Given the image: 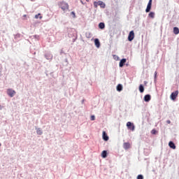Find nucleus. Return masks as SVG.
I'll list each match as a JSON object with an SVG mask.
<instances>
[{
    "label": "nucleus",
    "instance_id": "nucleus-23",
    "mask_svg": "<svg viewBox=\"0 0 179 179\" xmlns=\"http://www.w3.org/2000/svg\"><path fill=\"white\" fill-rule=\"evenodd\" d=\"M90 120L91 121H94V120H96V117H94V115H92Z\"/></svg>",
    "mask_w": 179,
    "mask_h": 179
},
{
    "label": "nucleus",
    "instance_id": "nucleus-10",
    "mask_svg": "<svg viewBox=\"0 0 179 179\" xmlns=\"http://www.w3.org/2000/svg\"><path fill=\"white\" fill-rule=\"evenodd\" d=\"M94 44L97 48L100 47V41L98 38L94 39Z\"/></svg>",
    "mask_w": 179,
    "mask_h": 179
},
{
    "label": "nucleus",
    "instance_id": "nucleus-13",
    "mask_svg": "<svg viewBox=\"0 0 179 179\" xmlns=\"http://www.w3.org/2000/svg\"><path fill=\"white\" fill-rule=\"evenodd\" d=\"M98 6L101 8H106V4L101 1H98Z\"/></svg>",
    "mask_w": 179,
    "mask_h": 179
},
{
    "label": "nucleus",
    "instance_id": "nucleus-4",
    "mask_svg": "<svg viewBox=\"0 0 179 179\" xmlns=\"http://www.w3.org/2000/svg\"><path fill=\"white\" fill-rule=\"evenodd\" d=\"M134 38H135V33L134 32V31H131L128 36V40L129 41H132Z\"/></svg>",
    "mask_w": 179,
    "mask_h": 179
},
{
    "label": "nucleus",
    "instance_id": "nucleus-17",
    "mask_svg": "<svg viewBox=\"0 0 179 179\" xmlns=\"http://www.w3.org/2000/svg\"><path fill=\"white\" fill-rule=\"evenodd\" d=\"M139 91H140V93H143V92H145V88L143 87V85H140Z\"/></svg>",
    "mask_w": 179,
    "mask_h": 179
},
{
    "label": "nucleus",
    "instance_id": "nucleus-34",
    "mask_svg": "<svg viewBox=\"0 0 179 179\" xmlns=\"http://www.w3.org/2000/svg\"><path fill=\"white\" fill-rule=\"evenodd\" d=\"M0 146H1V143H0Z\"/></svg>",
    "mask_w": 179,
    "mask_h": 179
},
{
    "label": "nucleus",
    "instance_id": "nucleus-26",
    "mask_svg": "<svg viewBox=\"0 0 179 179\" xmlns=\"http://www.w3.org/2000/svg\"><path fill=\"white\" fill-rule=\"evenodd\" d=\"M71 15H72L73 16V17H76V15L75 14V12L72 11L71 13Z\"/></svg>",
    "mask_w": 179,
    "mask_h": 179
},
{
    "label": "nucleus",
    "instance_id": "nucleus-16",
    "mask_svg": "<svg viewBox=\"0 0 179 179\" xmlns=\"http://www.w3.org/2000/svg\"><path fill=\"white\" fill-rule=\"evenodd\" d=\"M117 92H121L122 90V85L118 84L117 86Z\"/></svg>",
    "mask_w": 179,
    "mask_h": 179
},
{
    "label": "nucleus",
    "instance_id": "nucleus-7",
    "mask_svg": "<svg viewBox=\"0 0 179 179\" xmlns=\"http://www.w3.org/2000/svg\"><path fill=\"white\" fill-rule=\"evenodd\" d=\"M125 62H127V59H121L120 62V64H119V66L120 68H122V66H124V65H125Z\"/></svg>",
    "mask_w": 179,
    "mask_h": 179
},
{
    "label": "nucleus",
    "instance_id": "nucleus-6",
    "mask_svg": "<svg viewBox=\"0 0 179 179\" xmlns=\"http://www.w3.org/2000/svg\"><path fill=\"white\" fill-rule=\"evenodd\" d=\"M7 94H8L10 96V97H13V96H15V94H16V92L15 90L8 89L7 90Z\"/></svg>",
    "mask_w": 179,
    "mask_h": 179
},
{
    "label": "nucleus",
    "instance_id": "nucleus-21",
    "mask_svg": "<svg viewBox=\"0 0 179 179\" xmlns=\"http://www.w3.org/2000/svg\"><path fill=\"white\" fill-rule=\"evenodd\" d=\"M149 17H151V19L155 18V13L151 12L148 14Z\"/></svg>",
    "mask_w": 179,
    "mask_h": 179
},
{
    "label": "nucleus",
    "instance_id": "nucleus-28",
    "mask_svg": "<svg viewBox=\"0 0 179 179\" xmlns=\"http://www.w3.org/2000/svg\"><path fill=\"white\" fill-rule=\"evenodd\" d=\"M166 122H167V124H171V121H170V120H167Z\"/></svg>",
    "mask_w": 179,
    "mask_h": 179
},
{
    "label": "nucleus",
    "instance_id": "nucleus-24",
    "mask_svg": "<svg viewBox=\"0 0 179 179\" xmlns=\"http://www.w3.org/2000/svg\"><path fill=\"white\" fill-rule=\"evenodd\" d=\"M137 179H143V176H142V175H138V176H137Z\"/></svg>",
    "mask_w": 179,
    "mask_h": 179
},
{
    "label": "nucleus",
    "instance_id": "nucleus-22",
    "mask_svg": "<svg viewBox=\"0 0 179 179\" xmlns=\"http://www.w3.org/2000/svg\"><path fill=\"white\" fill-rule=\"evenodd\" d=\"M98 6H99V1L98 2L97 1L94 2V8H97Z\"/></svg>",
    "mask_w": 179,
    "mask_h": 179
},
{
    "label": "nucleus",
    "instance_id": "nucleus-1",
    "mask_svg": "<svg viewBox=\"0 0 179 179\" xmlns=\"http://www.w3.org/2000/svg\"><path fill=\"white\" fill-rule=\"evenodd\" d=\"M58 5L63 12H66V10H69V4L65 1H60Z\"/></svg>",
    "mask_w": 179,
    "mask_h": 179
},
{
    "label": "nucleus",
    "instance_id": "nucleus-2",
    "mask_svg": "<svg viewBox=\"0 0 179 179\" xmlns=\"http://www.w3.org/2000/svg\"><path fill=\"white\" fill-rule=\"evenodd\" d=\"M178 96V90H176L174 92L171 93L170 98L174 101V100L177 99Z\"/></svg>",
    "mask_w": 179,
    "mask_h": 179
},
{
    "label": "nucleus",
    "instance_id": "nucleus-15",
    "mask_svg": "<svg viewBox=\"0 0 179 179\" xmlns=\"http://www.w3.org/2000/svg\"><path fill=\"white\" fill-rule=\"evenodd\" d=\"M173 33H174V34H179V29H178V27H175L173 28Z\"/></svg>",
    "mask_w": 179,
    "mask_h": 179
},
{
    "label": "nucleus",
    "instance_id": "nucleus-14",
    "mask_svg": "<svg viewBox=\"0 0 179 179\" xmlns=\"http://www.w3.org/2000/svg\"><path fill=\"white\" fill-rule=\"evenodd\" d=\"M104 27H106V24H104L103 22H100L99 24V28L101 29V30H103V29H104Z\"/></svg>",
    "mask_w": 179,
    "mask_h": 179
},
{
    "label": "nucleus",
    "instance_id": "nucleus-9",
    "mask_svg": "<svg viewBox=\"0 0 179 179\" xmlns=\"http://www.w3.org/2000/svg\"><path fill=\"white\" fill-rule=\"evenodd\" d=\"M123 148L124 149H125L126 150L129 149V148H131V144L129 143H124L123 144Z\"/></svg>",
    "mask_w": 179,
    "mask_h": 179
},
{
    "label": "nucleus",
    "instance_id": "nucleus-8",
    "mask_svg": "<svg viewBox=\"0 0 179 179\" xmlns=\"http://www.w3.org/2000/svg\"><path fill=\"white\" fill-rule=\"evenodd\" d=\"M102 138L103 141H108V136L107 135V133H106V131H103Z\"/></svg>",
    "mask_w": 179,
    "mask_h": 179
},
{
    "label": "nucleus",
    "instance_id": "nucleus-12",
    "mask_svg": "<svg viewBox=\"0 0 179 179\" xmlns=\"http://www.w3.org/2000/svg\"><path fill=\"white\" fill-rule=\"evenodd\" d=\"M151 96L149 94H147L144 96V101H150Z\"/></svg>",
    "mask_w": 179,
    "mask_h": 179
},
{
    "label": "nucleus",
    "instance_id": "nucleus-5",
    "mask_svg": "<svg viewBox=\"0 0 179 179\" xmlns=\"http://www.w3.org/2000/svg\"><path fill=\"white\" fill-rule=\"evenodd\" d=\"M152 0H149L147 8L145 9L146 13H149V12H150V9H152Z\"/></svg>",
    "mask_w": 179,
    "mask_h": 179
},
{
    "label": "nucleus",
    "instance_id": "nucleus-31",
    "mask_svg": "<svg viewBox=\"0 0 179 179\" xmlns=\"http://www.w3.org/2000/svg\"><path fill=\"white\" fill-rule=\"evenodd\" d=\"M23 16H24V17H26L27 15H24Z\"/></svg>",
    "mask_w": 179,
    "mask_h": 179
},
{
    "label": "nucleus",
    "instance_id": "nucleus-3",
    "mask_svg": "<svg viewBox=\"0 0 179 179\" xmlns=\"http://www.w3.org/2000/svg\"><path fill=\"white\" fill-rule=\"evenodd\" d=\"M127 127L128 128V129H130V131H135V126L134 125V124L131 122H128L127 123Z\"/></svg>",
    "mask_w": 179,
    "mask_h": 179
},
{
    "label": "nucleus",
    "instance_id": "nucleus-25",
    "mask_svg": "<svg viewBox=\"0 0 179 179\" xmlns=\"http://www.w3.org/2000/svg\"><path fill=\"white\" fill-rule=\"evenodd\" d=\"M151 134H152L153 135H156V129H152L151 131Z\"/></svg>",
    "mask_w": 179,
    "mask_h": 179
},
{
    "label": "nucleus",
    "instance_id": "nucleus-29",
    "mask_svg": "<svg viewBox=\"0 0 179 179\" xmlns=\"http://www.w3.org/2000/svg\"><path fill=\"white\" fill-rule=\"evenodd\" d=\"M0 110H2V106L0 104Z\"/></svg>",
    "mask_w": 179,
    "mask_h": 179
},
{
    "label": "nucleus",
    "instance_id": "nucleus-18",
    "mask_svg": "<svg viewBox=\"0 0 179 179\" xmlns=\"http://www.w3.org/2000/svg\"><path fill=\"white\" fill-rule=\"evenodd\" d=\"M101 156L103 159H106V157H107V151L103 150L101 153Z\"/></svg>",
    "mask_w": 179,
    "mask_h": 179
},
{
    "label": "nucleus",
    "instance_id": "nucleus-33",
    "mask_svg": "<svg viewBox=\"0 0 179 179\" xmlns=\"http://www.w3.org/2000/svg\"><path fill=\"white\" fill-rule=\"evenodd\" d=\"M31 1H34V0H31Z\"/></svg>",
    "mask_w": 179,
    "mask_h": 179
},
{
    "label": "nucleus",
    "instance_id": "nucleus-27",
    "mask_svg": "<svg viewBox=\"0 0 179 179\" xmlns=\"http://www.w3.org/2000/svg\"><path fill=\"white\" fill-rule=\"evenodd\" d=\"M156 76H157V71L155 72V78H156Z\"/></svg>",
    "mask_w": 179,
    "mask_h": 179
},
{
    "label": "nucleus",
    "instance_id": "nucleus-11",
    "mask_svg": "<svg viewBox=\"0 0 179 179\" xmlns=\"http://www.w3.org/2000/svg\"><path fill=\"white\" fill-rule=\"evenodd\" d=\"M169 146L171 148V149H176V144H174V143L173 141H170L169 143Z\"/></svg>",
    "mask_w": 179,
    "mask_h": 179
},
{
    "label": "nucleus",
    "instance_id": "nucleus-19",
    "mask_svg": "<svg viewBox=\"0 0 179 179\" xmlns=\"http://www.w3.org/2000/svg\"><path fill=\"white\" fill-rule=\"evenodd\" d=\"M36 134L38 135H43V130H41V129H40V128L37 129Z\"/></svg>",
    "mask_w": 179,
    "mask_h": 179
},
{
    "label": "nucleus",
    "instance_id": "nucleus-20",
    "mask_svg": "<svg viewBox=\"0 0 179 179\" xmlns=\"http://www.w3.org/2000/svg\"><path fill=\"white\" fill-rule=\"evenodd\" d=\"M43 19V16L41 15V13H38L35 15V19Z\"/></svg>",
    "mask_w": 179,
    "mask_h": 179
},
{
    "label": "nucleus",
    "instance_id": "nucleus-30",
    "mask_svg": "<svg viewBox=\"0 0 179 179\" xmlns=\"http://www.w3.org/2000/svg\"><path fill=\"white\" fill-rule=\"evenodd\" d=\"M81 3H83V5H84L85 3H83V1H81Z\"/></svg>",
    "mask_w": 179,
    "mask_h": 179
},
{
    "label": "nucleus",
    "instance_id": "nucleus-32",
    "mask_svg": "<svg viewBox=\"0 0 179 179\" xmlns=\"http://www.w3.org/2000/svg\"><path fill=\"white\" fill-rule=\"evenodd\" d=\"M87 2H89V0H86Z\"/></svg>",
    "mask_w": 179,
    "mask_h": 179
}]
</instances>
